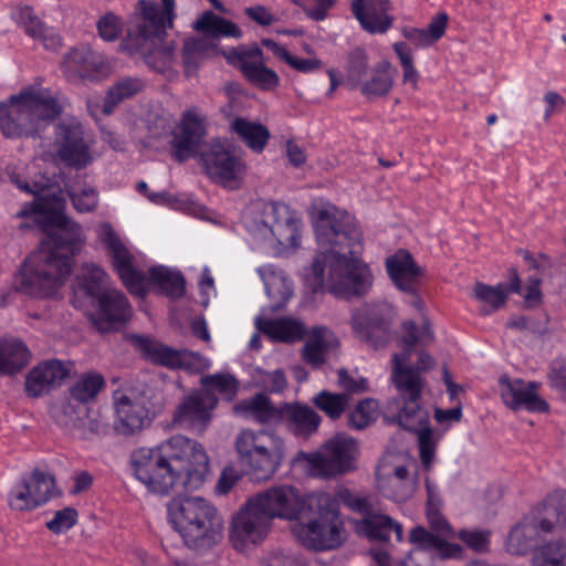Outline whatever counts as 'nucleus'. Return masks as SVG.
Wrapping results in <instances>:
<instances>
[{
    "label": "nucleus",
    "instance_id": "obj_5",
    "mask_svg": "<svg viewBox=\"0 0 566 566\" xmlns=\"http://www.w3.org/2000/svg\"><path fill=\"white\" fill-rule=\"evenodd\" d=\"M66 99L49 88L29 86L0 102V132L7 138L41 137L64 112Z\"/></svg>",
    "mask_w": 566,
    "mask_h": 566
},
{
    "label": "nucleus",
    "instance_id": "obj_57",
    "mask_svg": "<svg viewBox=\"0 0 566 566\" xmlns=\"http://www.w3.org/2000/svg\"><path fill=\"white\" fill-rule=\"evenodd\" d=\"M491 532L488 530H461L454 537L461 539L474 552L483 553L489 549Z\"/></svg>",
    "mask_w": 566,
    "mask_h": 566
},
{
    "label": "nucleus",
    "instance_id": "obj_45",
    "mask_svg": "<svg viewBox=\"0 0 566 566\" xmlns=\"http://www.w3.org/2000/svg\"><path fill=\"white\" fill-rule=\"evenodd\" d=\"M195 30L211 34L213 36L240 38L242 32L239 27L230 20L216 15L212 11H206L193 24Z\"/></svg>",
    "mask_w": 566,
    "mask_h": 566
},
{
    "label": "nucleus",
    "instance_id": "obj_37",
    "mask_svg": "<svg viewBox=\"0 0 566 566\" xmlns=\"http://www.w3.org/2000/svg\"><path fill=\"white\" fill-rule=\"evenodd\" d=\"M107 273L96 264L84 265L82 272L75 276L73 291L77 295L97 300L106 293L108 284Z\"/></svg>",
    "mask_w": 566,
    "mask_h": 566
},
{
    "label": "nucleus",
    "instance_id": "obj_42",
    "mask_svg": "<svg viewBox=\"0 0 566 566\" xmlns=\"http://www.w3.org/2000/svg\"><path fill=\"white\" fill-rule=\"evenodd\" d=\"M30 358V350L20 340L0 343V374L13 375L23 369Z\"/></svg>",
    "mask_w": 566,
    "mask_h": 566
},
{
    "label": "nucleus",
    "instance_id": "obj_39",
    "mask_svg": "<svg viewBox=\"0 0 566 566\" xmlns=\"http://www.w3.org/2000/svg\"><path fill=\"white\" fill-rule=\"evenodd\" d=\"M231 130L238 136L240 142L258 154L264 150L271 137V133L266 126L261 123L248 120L243 117H237L231 123Z\"/></svg>",
    "mask_w": 566,
    "mask_h": 566
},
{
    "label": "nucleus",
    "instance_id": "obj_15",
    "mask_svg": "<svg viewBox=\"0 0 566 566\" xmlns=\"http://www.w3.org/2000/svg\"><path fill=\"white\" fill-rule=\"evenodd\" d=\"M218 402V397L210 389H196L185 396L175 409L174 423L201 433L210 423Z\"/></svg>",
    "mask_w": 566,
    "mask_h": 566
},
{
    "label": "nucleus",
    "instance_id": "obj_55",
    "mask_svg": "<svg viewBox=\"0 0 566 566\" xmlns=\"http://www.w3.org/2000/svg\"><path fill=\"white\" fill-rule=\"evenodd\" d=\"M394 51L399 57L402 67V82L405 84H411L413 90L418 88L419 72L413 65V57L406 42H396Z\"/></svg>",
    "mask_w": 566,
    "mask_h": 566
},
{
    "label": "nucleus",
    "instance_id": "obj_10",
    "mask_svg": "<svg viewBox=\"0 0 566 566\" xmlns=\"http://www.w3.org/2000/svg\"><path fill=\"white\" fill-rule=\"evenodd\" d=\"M239 463L255 481L269 480L283 459V442L266 431L243 430L235 439Z\"/></svg>",
    "mask_w": 566,
    "mask_h": 566
},
{
    "label": "nucleus",
    "instance_id": "obj_58",
    "mask_svg": "<svg viewBox=\"0 0 566 566\" xmlns=\"http://www.w3.org/2000/svg\"><path fill=\"white\" fill-rule=\"evenodd\" d=\"M9 505L14 511H32L36 509L35 501L24 479L10 491Z\"/></svg>",
    "mask_w": 566,
    "mask_h": 566
},
{
    "label": "nucleus",
    "instance_id": "obj_63",
    "mask_svg": "<svg viewBox=\"0 0 566 566\" xmlns=\"http://www.w3.org/2000/svg\"><path fill=\"white\" fill-rule=\"evenodd\" d=\"M442 506H430L426 507V516L428 524L430 526V531L442 534L444 537H454V532L452 526L447 521V518L441 513Z\"/></svg>",
    "mask_w": 566,
    "mask_h": 566
},
{
    "label": "nucleus",
    "instance_id": "obj_18",
    "mask_svg": "<svg viewBox=\"0 0 566 566\" xmlns=\"http://www.w3.org/2000/svg\"><path fill=\"white\" fill-rule=\"evenodd\" d=\"M386 304H366L352 315V327L356 336L375 349L385 347L390 339V324Z\"/></svg>",
    "mask_w": 566,
    "mask_h": 566
},
{
    "label": "nucleus",
    "instance_id": "obj_21",
    "mask_svg": "<svg viewBox=\"0 0 566 566\" xmlns=\"http://www.w3.org/2000/svg\"><path fill=\"white\" fill-rule=\"evenodd\" d=\"M536 382H526L523 379H500L501 397L503 402L512 410H526L530 412H546L548 403L537 394Z\"/></svg>",
    "mask_w": 566,
    "mask_h": 566
},
{
    "label": "nucleus",
    "instance_id": "obj_30",
    "mask_svg": "<svg viewBox=\"0 0 566 566\" xmlns=\"http://www.w3.org/2000/svg\"><path fill=\"white\" fill-rule=\"evenodd\" d=\"M553 530L554 523L547 517L538 523L524 520L510 532L506 542L507 551L515 555H525L536 545L539 531L551 533Z\"/></svg>",
    "mask_w": 566,
    "mask_h": 566
},
{
    "label": "nucleus",
    "instance_id": "obj_33",
    "mask_svg": "<svg viewBox=\"0 0 566 566\" xmlns=\"http://www.w3.org/2000/svg\"><path fill=\"white\" fill-rule=\"evenodd\" d=\"M255 327L273 342L292 344L303 339L306 335L305 325L291 317L255 318Z\"/></svg>",
    "mask_w": 566,
    "mask_h": 566
},
{
    "label": "nucleus",
    "instance_id": "obj_47",
    "mask_svg": "<svg viewBox=\"0 0 566 566\" xmlns=\"http://www.w3.org/2000/svg\"><path fill=\"white\" fill-rule=\"evenodd\" d=\"M333 497L336 500L338 506L339 503H342L349 511L360 514L363 516L361 518H365L376 510L374 497L371 495L355 492L347 488L339 489Z\"/></svg>",
    "mask_w": 566,
    "mask_h": 566
},
{
    "label": "nucleus",
    "instance_id": "obj_14",
    "mask_svg": "<svg viewBox=\"0 0 566 566\" xmlns=\"http://www.w3.org/2000/svg\"><path fill=\"white\" fill-rule=\"evenodd\" d=\"M98 238L106 247L116 273L126 289L137 296H145L146 275L133 263L134 256L109 223H102Z\"/></svg>",
    "mask_w": 566,
    "mask_h": 566
},
{
    "label": "nucleus",
    "instance_id": "obj_56",
    "mask_svg": "<svg viewBox=\"0 0 566 566\" xmlns=\"http://www.w3.org/2000/svg\"><path fill=\"white\" fill-rule=\"evenodd\" d=\"M177 365V369L185 370L189 374H201L210 367V361L198 352L181 348L179 349Z\"/></svg>",
    "mask_w": 566,
    "mask_h": 566
},
{
    "label": "nucleus",
    "instance_id": "obj_2",
    "mask_svg": "<svg viewBox=\"0 0 566 566\" xmlns=\"http://www.w3.org/2000/svg\"><path fill=\"white\" fill-rule=\"evenodd\" d=\"M315 233L321 252L305 275L312 292L317 293L326 284L327 291L339 298L365 295L373 275L357 256L363 249V237L355 218L328 206L317 212Z\"/></svg>",
    "mask_w": 566,
    "mask_h": 566
},
{
    "label": "nucleus",
    "instance_id": "obj_19",
    "mask_svg": "<svg viewBox=\"0 0 566 566\" xmlns=\"http://www.w3.org/2000/svg\"><path fill=\"white\" fill-rule=\"evenodd\" d=\"M96 302V312L91 314L90 321L99 333L120 329L133 315L128 298L118 290L106 291Z\"/></svg>",
    "mask_w": 566,
    "mask_h": 566
},
{
    "label": "nucleus",
    "instance_id": "obj_25",
    "mask_svg": "<svg viewBox=\"0 0 566 566\" xmlns=\"http://www.w3.org/2000/svg\"><path fill=\"white\" fill-rule=\"evenodd\" d=\"M392 9L389 0H353L352 12L361 28L370 34H384L392 25Z\"/></svg>",
    "mask_w": 566,
    "mask_h": 566
},
{
    "label": "nucleus",
    "instance_id": "obj_32",
    "mask_svg": "<svg viewBox=\"0 0 566 566\" xmlns=\"http://www.w3.org/2000/svg\"><path fill=\"white\" fill-rule=\"evenodd\" d=\"M355 531L373 542H387L391 534H395L398 542L402 538V526L387 514L378 513L375 510L365 518L355 522Z\"/></svg>",
    "mask_w": 566,
    "mask_h": 566
},
{
    "label": "nucleus",
    "instance_id": "obj_41",
    "mask_svg": "<svg viewBox=\"0 0 566 566\" xmlns=\"http://www.w3.org/2000/svg\"><path fill=\"white\" fill-rule=\"evenodd\" d=\"M144 87L145 82L139 77L126 76L117 80L106 93L102 107L103 114L111 115L120 103L136 96Z\"/></svg>",
    "mask_w": 566,
    "mask_h": 566
},
{
    "label": "nucleus",
    "instance_id": "obj_12",
    "mask_svg": "<svg viewBox=\"0 0 566 566\" xmlns=\"http://www.w3.org/2000/svg\"><path fill=\"white\" fill-rule=\"evenodd\" d=\"M104 387L105 379L101 374L90 371L82 375L69 388V396L64 401L53 409L55 422L63 428L82 427L90 411L88 403L96 399Z\"/></svg>",
    "mask_w": 566,
    "mask_h": 566
},
{
    "label": "nucleus",
    "instance_id": "obj_24",
    "mask_svg": "<svg viewBox=\"0 0 566 566\" xmlns=\"http://www.w3.org/2000/svg\"><path fill=\"white\" fill-rule=\"evenodd\" d=\"M63 64L66 71L90 81L106 77L111 72L105 57L85 45L73 48L64 56Z\"/></svg>",
    "mask_w": 566,
    "mask_h": 566
},
{
    "label": "nucleus",
    "instance_id": "obj_1",
    "mask_svg": "<svg viewBox=\"0 0 566 566\" xmlns=\"http://www.w3.org/2000/svg\"><path fill=\"white\" fill-rule=\"evenodd\" d=\"M10 180L20 190L34 195V201L24 206L17 216H34L49 240L24 260L14 273L11 285L0 291V306L11 303L17 293L38 298L53 296L71 274L73 258L85 240L82 227L59 209L57 201L40 196L48 187L46 182L31 186L15 174L10 175Z\"/></svg>",
    "mask_w": 566,
    "mask_h": 566
},
{
    "label": "nucleus",
    "instance_id": "obj_54",
    "mask_svg": "<svg viewBox=\"0 0 566 566\" xmlns=\"http://www.w3.org/2000/svg\"><path fill=\"white\" fill-rule=\"evenodd\" d=\"M249 409L261 423H280L281 405L277 407L273 406L271 400L262 394H258L251 399Z\"/></svg>",
    "mask_w": 566,
    "mask_h": 566
},
{
    "label": "nucleus",
    "instance_id": "obj_48",
    "mask_svg": "<svg viewBox=\"0 0 566 566\" xmlns=\"http://www.w3.org/2000/svg\"><path fill=\"white\" fill-rule=\"evenodd\" d=\"M369 71V59L366 50L356 46L347 54L346 62V82L352 88L359 86L366 78Z\"/></svg>",
    "mask_w": 566,
    "mask_h": 566
},
{
    "label": "nucleus",
    "instance_id": "obj_50",
    "mask_svg": "<svg viewBox=\"0 0 566 566\" xmlns=\"http://www.w3.org/2000/svg\"><path fill=\"white\" fill-rule=\"evenodd\" d=\"M209 49L208 42L203 39L193 38L184 42L181 55L186 76L190 77L197 72Z\"/></svg>",
    "mask_w": 566,
    "mask_h": 566
},
{
    "label": "nucleus",
    "instance_id": "obj_64",
    "mask_svg": "<svg viewBox=\"0 0 566 566\" xmlns=\"http://www.w3.org/2000/svg\"><path fill=\"white\" fill-rule=\"evenodd\" d=\"M74 208L80 212H91L97 207L98 196L95 189L85 188L81 192L69 191Z\"/></svg>",
    "mask_w": 566,
    "mask_h": 566
},
{
    "label": "nucleus",
    "instance_id": "obj_35",
    "mask_svg": "<svg viewBox=\"0 0 566 566\" xmlns=\"http://www.w3.org/2000/svg\"><path fill=\"white\" fill-rule=\"evenodd\" d=\"M146 285L171 300L180 298L186 292V282L182 274L164 265L149 269L145 281Z\"/></svg>",
    "mask_w": 566,
    "mask_h": 566
},
{
    "label": "nucleus",
    "instance_id": "obj_8",
    "mask_svg": "<svg viewBox=\"0 0 566 566\" xmlns=\"http://www.w3.org/2000/svg\"><path fill=\"white\" fill-rule=\"evenodd\" d=\"M304 512L293 527L294 535L303 546L321 552L338 548L345 542V525L333 495L326 492L307 495Z\"/></svg>",
    "mask_w": 566,
    "mask_h": 566
},
{
    "label": "nucleus",
    "instance_id": "obj_40",
    "mask_svg": "<svg viewBox=\"0 0 566 566\" xmlns=\"http://www.w3.org/2000/svg\"><path fill=\"white\" fill-rule=\"evenodd\" d=\"M268 296L273 301L274 308H281L292 296L291 283L284 272L273 265L259 269Z\"/></svg>",
    "mask_w": 566,
    "mask_h": 566
},
{
    "label": "nucleus",
    "instance_id": "obj_4",
    "mask_svg": "<svg viewBox=\"0 0 566 566\" xmlns=\"http://www.w3.org/2000/svg\"><path fill=\"white\" fill-rule=\"evenodd\" d=\"M307 495L290 485L269 488L250 497L232 522V538L245 543L262 541L274 518L297 521L305 514Z\"/></svg>",
    "mask_w": 566,
    "mask_h": 566
},
{
    "label": "nucleus",
    "instance_id": "obj_23",
    "mask_svg": "<svg viewBox=\"0 0 566 566\" xmlns=\"http://www.w3.org/2000/svg\"><path fill=\"white\" fill-rule=\"evenodd\" d=\"M73 367V364L59 359L45 360L33 367L25 379V390L31 397H40L61 385Z\"/></svg>",
    "mask_w": 566,
    "mask_h": 566
},
{
    "label": "nucleus",
    "instance_id": "obj_51",
    "mask_svg": "<svg viewBox=\"0 0 566 566\" xmlns=\"http://www.w3.org/2000/svg\"><path fill=\"white\" fill-rule=\"evenodd\" d=\"M36 507L45 504L54 494L55 481L50 474L34 470L28 479H24Z\"/></svg>",
    "mask_w": 566,
    "mask_h": 566
},
{
    "label": "nucleus",
    "instance_id": "obj_28",
    "mask_svg": "<svg viewBox=\"0 0 566 566\" xmlns=\"http://www.w3.org/2000/svg\"><path fill=\"white\" fill-rule=\"evenodd\" d=\"M511 283L505 285L499 283L494 286L478 282L474 285V297L482 302L484 305L481 307L480 313L488 316L503 307L506 303L509 293L521 292V280L516 269L509 270Z\"/></svg>",
    "mask_w": 566,
    "mask_h": 566
},
{
    "label": "nucleus",
    "instance_id": "obj_31",
    "mask_svg": "<svg viewBox=\"0 0 566 566\" xmlns=\"http://www.w3.org/2000/svg\"><path fill=\"white\" fill-rule=\"evenodd\" d=\"M13 20L24 30L25 34L39 40L50 51L62 46L61 36L45 25L33 12L31 7H19L12 12Z\"/></svg>",
    "mask_w": 566,
    "mask_h": 566
},
{
    "label": "nucleus",
    "instance_id": "obj_26",
    "mask_svg": "<svg viewBox=\"0 0 566 566\" xmlns=\"http://www.w3.org/2000/svg\"><path fill=\"white\" fill-rule=\"evenodd\" d=\"M322 417L310 406L301 402L282 403L280 423L296 437L308 438L317 432Z\"/></svg>",
    "mask_w": 566,
    "mask_h": 566
},
{
    "label": "nucleus",
    "instance_id": "obj_62",
    "mask_svg": "<svg viewBox=\"0 0 566 566\" xmlns=\"http://www.w3.org/2000/svg\"><path fill=\"white\" fill-rule=\"evenodd\" d=\"M77 522V511L64 507L55 512L54 517L46 523V527L54 534H60L73 527Z\"/></svg>",
    "mask_w": 566,
    "mask_h": 566
},
{
    "label": "nucleus",
    "instance_id": "obj_49",
    "mask_svg": "<svg viewBox=\"0 0 566 566\" xmlns=\"http://www.w3.org/2000/svg\"><path fill=\"white\" fill-rule=\"evenodd\" d=\"M378 418V403L373 398L360 400L347 415V427L353 430H364Z\"/></svg>",
    "mask_w": 566,
    "mask_h": 566
},
{
    "label": "nucleus",
    "instance_id": "obj_9",
    "mask_svg": "<svg viewBox=\"0 0 566 566\" xmlns=\"http://www.w3.org/2000/svg\"><path fill=\"white\" fill-rule=\"evenodd\" d=\"M247 229L279 250L295 249L301 242V220L289 206L256 202L245 216Z\"/></svg>",
    "mask_w": 566,
    "mask_h": 566
},
{
    "label": "nucleus",
    "instance_id": "obj_60",
    "mask_svg": "<svg viewBox=\"0 0 566 566\" xmlns=\"http://www.w3.org/2000/svg\"><path fill=\"white\" fill-rule=\"evenodd\" d=\"M337 386L343 390L342 394L358 395L368 391V381L364 377H354L347 369L337 370Z\"/></svg>",
    "mask_w": 566,
    "mask_h": 566
},
{
    "label": "nucleus",
    "instance_id": "obj_52",
    "mask_svg": "<svg viewBox=\"0 0 566 566\" xmlns=\"http://www.w3.org/2000/svg\"><path fill=\"white\" fill-rule=\"evenodd\" d=\"M533 566H566V539L541 547L533 558Z\"/></svg>",
    "mask_w": 566,
    "mask_h": 566
},
{
    "label": "nucleus",
    "instance_id": "obj_7",
    "mask_svg": "<svg viewBox=\"0 0 566 566\" xmlns=\"http://www.w3.org/2000/svg\"><path fill=\"white\" fill-rule=\"evenodd\" d=\"M167 514L168 521L190 548L206 551L223 537V517L213 504L201 496L171 499Z\"/></svg>",
    "mask_w": 566,
    "mask_h": 566
},
{
    "label": "nucleus",
    "instance_id": "obj_11",
    "mask_svg": "<svg viewBox=\"0 0 566 566\" xmlns=\"http://www.w3.org/2000/svg\"><path fill=\"white\" fill-rule=\"evenodd\" d=\"M408 361L392 357L391 380L399 392V398L394 401L398 411L388 420L390 423H405L412 428L415 423L426 420L428 410L421 406L423 380L413 366H405Z\"/></svg>",
    "mask_w": 566,
    "mask_h": 566
},
{
    "label": "nucleus",
    "instance_id": "obj_34",
    "mask_svg": "<svg viewBox=\"0 0 566 566\" xmlns=\"http://www.w3.org/2000/svg\"><path fill=\"white\" fill-rule=\"evenodd\" d=\"M129 342L140 356L151 364L171 370L178 368L179 349L144 335H132Z\"/></svg>",
    "mask_w": 566,
    "mask_h": 566
},
{
    "label": "nucleus",
    "instance_id": "obj_3",
    "mask_svg": "<svg viewBox=\"0 0 566 566\" xmlns=\"http://www.w3.org/2000/svg\"><path fill=\"white\" fill-rule=\"evenodd\" d=\"M135 476L149 492L167 495L175 486L200 489L210 474L209 458L200 443L177 434L156 448L132 455Z\"/></svg>",
    "mask_w": 566,
    "mask_h": 566
},
{
    "label": "nucleus",
    "instance_id": "obj_53",
    "mask_svg": "<svg viewBox=\"0 0 566 566\" xmlns=\"http://www.w3.org/2000/svg\"><path fill=\"white\" fill-rule=\"evenodd\" d=\"M202 388L210 389L213 394L218 391L226 399L232 400L239 389V382L230 374L206 375L200 380Z\"/></svg>",
    "mask_w": 566,
    "mask_h": 566
},
{
    "label": "nucleus",
    "instance_id": "obj_13",
    "mask_svg": "<svg viewBox=\"0 0 566 566\" xmlns=\"http://www.w3.org/2000/svg\"><path fill=\"white\" fill-rule=\"evenodd\" d=\"M223 56L253 86L262 91H272L279 86L277 73L265 65L263 52L256 44L229 49L223 52Z\"/></svg>",
    "mask_w": 566,
    "mask_h": 566
},
{
    "label": "nucleus",
    "instance_id": "obj_22",
    "mask_svg": "<svg viewBox=\"0 0 566 566\" xmlns=\"http://www.w3.org/2000/svg\"><path fill=\"white\" fill-rule=\"evenodd\" d=\"M387 273L395 286L405 293H416L424 277V268L417 264L411 253L399 249L386 259Z\"/></svg>",
    "mask_w": 566,
    "mask_h": 566
},
{
    "label": "nucleus",
    "instance_id": "obj_20",
    "mask_svg": "<svg viewBox=\"0 0 566 566\" xmlns=\"http://www.w3.org/2000/svg\"><path fill=\"white\" fill-rule=\"evenodd\" d=\"M206 136V119L196 111H187L181 118L180 133L171 140V156L178 163L197 155H203L202 146Z\"/></svg>",
    "mask_w": 566,
    "mask_h": 566
},
{
    "label": "nucleus",
    "instance_id": "obj_17",
    "mask_svg": "<svg viewBox=\"0 0 566 566\" xmlns=\"http://www.w3.org/2000/svg\"><path fill=\"white\" fill-rule=\"evenodd\" d=\"M356 449V441L353 438L336 436L321 452L311 454L308 462L318 474L332 478L353 468Z\"/></svg>",
    "mask_w": 566,
    "mask_h": 566
},
{
    "label": "nucleus",
    "instance_id": "obj_27",
    "mask_svg": "<svg viewBox=\"0 0 566 566\" xmlns=\"http://www.w3.org/2000/svg\"><path fill=\"white\" fill-rule=\"evenodd\" d=\"M448 537L434 533L423 526H416L409 533V541L415 545L411 552H419L423 556L426 552L432 553L440 559L460 558L463 549L459 544L447 541Z\"/></svg>",
    "mask_w": 566,
    "mask_h": 566
},
{
    "label": "nucleus",
    "instance_id": "obj_16",
    "mask_svg": "<svg viewBox=\"0 0 566 566\" xmlns=\"http://www.w3.org/2000/svg\"><path fill=\"white\" fill-rule=\"evenodd\" d=\"M54 145L59 158L69 167L82 169L92 161L83 126L76 118H65L55 125Z\"/></svg>",
    "mask_w": 566,
    "mask_h": 566
},
{
    "label": "nucleus",
    "instance_id": "obj_44",
    "mask_svg": "<svg viewBox=\"0 0 566 566\" xmlns=\"http://www.w3.org/2000/svg\"><path fill=\"white\" fill-rule=\"evenodd\" d=\"M311 401L333 421L340 419L349 406L347 394L332 392L326 389L318 391Z\"/></svg>",
    "mask_w": 566,
    "mask_h": 566
},
{
    "label": "nucleus",
    "instance_id": "obj_59",
    "mask_svg": "<svg viewBox=\"0 0 566 566\" xmlns=\"http://www.w3.org/2000/svg\"><path fill=\"white\" fill-rule=\"evenodd\" d=\"M98 35L108 42L115 41L122 33L123 21L114 12L109 11L102 15L97 23Z\"/></svg>",
    "mask_w": 566,
    "mask_h": 566
},
{
    "label": "nucleus",
    "instance_id": "obj_36",
    "mask_svg": "<svg viewBox=\"0 0 566 566\" xmlns=\"http://www.w3.org/2000/svg\"><path fill=\"white\" fill-rule=\"evenodd\" d=\"M397 69L387 60L374 65L370 77L359 84L360 92L367 98L382 97L389 94L395 83Z\"/></svg>",
    "mask_w": 566,
    "mask_h": 566
},
{
    "label": "nucleus",
    "instance_id": "obj_46",
    "mask_svg": "<svg viewBox=\"0 0 566 566\" xmlns=\"http://www.w3.org/2000/svg\"><path fill=\"white\" fill-rule=\"evenodd\" d=\"M403 336L400 342L402 352L395 354L392 357L399 359L410 360L415 346L421 340L424 345L433 340V333L430 331L428 323L422 325V331L419 333L417 324L412 321H407L402 324Z\"/></svg>",
    "mask_w": 566,
    "mask_h": 566
},
{
    "label": "nucleus",
    "instance_id": "obj_61",
    "mask_svg": "<svg viewBox=\"0 0 566 566\" xmlns=\"http://www.w3.org/2000/svg\"><path fill=\"white\" fill-rule=\"evenodd\" d=\"M547 518H555V523L563 527L566 525V491L559 490L546 500Z\"/></svg>",
    "mask_w": 566,
    "mask_h": 566
},
{
    "label": "nucleus",
    "instance_id": "obj_29",
    "mask_svg": "<svg viewBox=\"0 0 566 566\" xmlns=\"http://www.w3.org/2000/svg\"><path fill=\"white\" fill-rule=\"evenodd\" d=\"M117 421L115 429L118 433L130 436L149 423L148 410L140 402L133 401L127 395L114 396Z\"/></svg>",
    "mask_w": 566,
    "mask_h": 566
},
{
    "label": "nucleus",
    "instance_id": "obj_6",
    "mask_svg": "<svg viewBox=\"0 0 566 566\" xmlns=\"http://www.w3.org/2000/svg\"><path fill=\"white\" fill-rule=\"evenodd\" d=\"M129 29L120 43L122 51L140 56L157 72H164L174 57V46L163 45L174 18L161 11L154 0H138L129 15Z\"/></svg>",
    "mask_w": 566,
    "mask_h": 566
},
{
    "label": "nucleus",
    "instance_id": "obj_38",
    "mask_svg": "<svg viewBox=\"0 0 566 566\" xmlns=\"http://www.w3.org/2000/svg\"><path fill=\"white\" fill-rule=\"evenodd\" d=\"M202 160L208 174L222 182L233 181L242 172V164L228 151L205 153Z\"/></svg>",
    "mask_w": 566,
    "mask_h": 566
},
{
    "label": "nucleus",
    "instance_id": "obj_43",
    "mask_svg": "<svg viewBox=\"0 0 566 566\" xmlns=\"http://www.w3.org/2000/svg\"><path fill=\"white\" fill-rule=\"evenodd\" d=\"M429 411L424 421L415 423L412 428L407 427L405 423H397L407 431L413 432L418 437L419 457L426 470H430L434 459L438 439L434 437L432 428L429 426Z\"/></svg>",
    "mask_w": 566,
    "mask_h": 566
}]
</instances>
